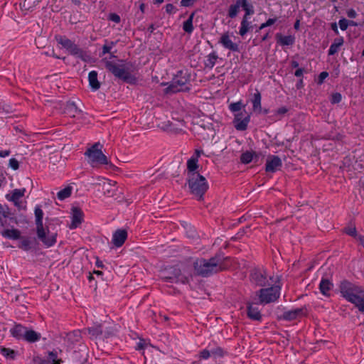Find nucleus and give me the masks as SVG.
Returning <instances> with one entry per match:
<instances>
[{"label": "nucleus", "instance_id": "864d4df0", "mask_svg": "<svg viewBox=\"0 0 364 364\" xmlns=\"http://www.w3.org/2000/svg\"><path fill=\"white\" fill-rule=\"evenodd\" d=\"M148 345H149V343H147L146 341H144L143 339H140L139 343H137L136 350L144 349Z\"/></svg>", "mask_w": 364, "mask_h": 364}, {"label": "nucleus", "instance_id": "13d9d810", "mask_svg": "<svg viewBox=\"0 0 364 364\" xmlns=\"http://www.w3.org/2000/svg\"><path fill=\"white\" fill-rule=\"evenodd\" d=\"M346 14L347 16L349 17V18H355L356 16H357V13L356 11L353 9H348L347 11H346Z\"/></svg>", "mask_w": 364, "mask_h": 364}, {"label": "nucleus", "instance_id": "2eb2a0df", "mask_svg": "<svg viewBox=\"0 0 364 364\" xmlns=\"http://www.w3.org/2000/svg\"><path fill=\"white\" fill-rule=\"evenodd\" d=\"M282 161L277 156H269L266 161V171L269 173L277 171L282 167Z\"/></svg>", "mask_w": 364, "mask_h": 364}, {"label": "nucleus", "instance_id": "a211bd4d", "mask_svg": "<svg viewBox=\"0 0 364 364\" xmlns=\"http://www.w3.org/2000/svg\"><path fill=\"white\" fill-rule=\"evenodd\" d=\"M100 180L102 181V189L104 190L105 196L108 197L113 196L116 192L114 188L116 182L105 178H100Z\"/></svg>", "mask_w": 364, "mask_h": 364}, {"label": "nucleus", "instance_id": "5701e85b", "mask_svg": "<svg viewBox=\"0 0 364 364\" xmlns=\"http://www.w3.org/2000/svg\"><path fill=\"white\" fill-rule=\"evenodd\" d=\"M65 112L68 115L75 117L77 114L81 112V110L77 107L75 102H68L65 108Z\"/></svg>", "mask_w": 364, "mask_h": 364}, {"label": "nucleus", "instance_id": "4c0bfd02", "mask_svg": "<svg viewBox=\"0 0 364 364\" xmlns=\"http://www.w3.org/2000/svg\"><path fill=\"white\" fill-rule=\"evenodd\" d=\"M253 107L255 112H257L258 113H261V98L259 94H255V98L253 101Z\"/></svg>", "mask_w": 364, "mask_h": 364}, {"label": "nucleus", "instance_id": "6e6d98bb", "mask_svg": "<svg viewBox=\"0 0 364 364\" xmlns=\"http://www.w3.org/2000/svg\"><path fill=\"white\" fill-rule=\"evenodd\" d=\"M109 19L115 23H119L120 21L119 16L116 14H110L109 16Z\"/></svg>", "mask_w": 364, "mask_h": 364}, {"label": "nucleus", "instance_id": "20e7f679", "mask_svg": "<svg viewBox=\"0 0 364 364\" xmlns=\"http://www.w3.org/2000/svg\"><path fill=\"white\" fill-rule=\"evenodd\" d=\"M105 68L111 72L116 77L129 83L135 82L136 78L132 74V67L127 63H115L107 58L102 60Z\"/></svg>", "mask_w": 364, "mask_h": 364}, {"label": "nucleus", "instance_id": "49530a36", "mask_svg": "<svg viewBox=\"0 0 364 364\" xmlns=\"http://www.w3.org/2000/svg\"><path fill=\"white\" fill-rule=\"evenodd\" d=\"M339 27L342 31H345L349 26L348 20L342 18L338 21Z\"/></svg>", "mask_w": 364, "mask_h": 364}, {"label": "nucleus", "instance_id": "393cba45", "mask_svg": "<svg viewBox=\"0 0 364 364\" xmlns=\"http://www.w3.org/2000/svg\"><path fill=\"white\" fill-rule=\"evenodd\" d=\"M89 84L91 88L97 90L100 87V83L97 80V73L96 71H91L88 75Z\"/></svg>", "mask_w": 364, "mask_h": 364}, {"label": "nucleus", "instance_id": "ddd939ff", "mask_svg": "<svg viewBox=\"0 0 364 364\" xmlns=\"http://www.w3.org/2000/svg\"><path fill=\"white\" fill-rule=\"evenodd\" d=\"M240 8H242L246 11V16H248L250 14L247 0H237L235 4L231 5L230 6L228 13L229 16L230 18L235 17L239 11Z\"/></svg>", "mask_w": 364, "mask_h": 364}, {"label": "nucleus", "instance_id": "6e6552de", "mask_svg": "<svg viewBox=\"0 0 364 364\" xmlns=\"http://www.w3.org/2000/svg\"><path fill=\"white\" fill-rule=\"evenodd\" d=\"M43 210L39 207H36L35 209V217L38 237L46 247H50L56 242L57 233L48 232V238H45V228L43 225Z\"/></svg>", "mask_w": 364, "mask_h": 364}, {"label": "nucleus", "instance_id": "680f3d73", "mask_svg": "<svg viewBox=\"0 0 364 364\" xmlns=\"http://www.w3.org/2000/svg\"><path fill=\"white\" fill-rule=\"evenodd\" d=\"M73 336L76 337L75 341H77V338L79 337V332L75 331L68 335V339H71Z\"/></svg>", "mask_w": 364, "mask_h": 364}, {"label": "nucleus", "instance_id": "f8f14e48", "mask_svg": "<svg viewBox=\"0 0 364 364\" xmlns=\"http://www.w3.org/2000/svg\"><path fill=\"white\" fill-rule=\"evenodd\" d=\"M249 118L250 116L246 112L235 113L233 123L236 129L245 130L248 126Z\"/></svg>", "mask_w": 364, "mask_h": 364}, {"label": "nucleus", "instance_id": "bb28decb", "mask_svg": "<svg viewBox=\"0 0 364 364\" xmlns=\"http://www.w3.org/2000/svg\"><path fill=\"white\" fill-rule=\"evenodd\" d=\"M343 43L344 40L343 37L336 38L330 46L328 50V55H332L336 53L340 48L343 46Z\"/></svg>", "mask_w": 364, "mask_h": 364}, {"label": "nucleus", "instance_id": "c03bdc74", "mask_svg": "<svg viewBox=\"0 0 364 364\" xmlns=\"http://www.w3.org/2000/svg\"><path fill=\"white\" fill-rule=\"evenodd\" d=\"M262 318L260 311L255 309H252V320L259 321Z\"/></svg>", "mask_w": 364, "mask_h": 364}, {"label": "nucleus", "instance_id": "a878e982", "mask_svg": "<svg viewBox=\"0 0 364 364\" xmlns=\"http://www.w3.org/2000/svg\"><path fill=\"white\" fill-rule=\"evenodd\" d=\"M333 287V284L330 282L329 280L323 279L319 284V289L322 294L325 296L330 295V291Z\"/></svg>", "mask_w": 364, "mask_h": 364}, {"label": "nucleus", "instance_id": "aec40b11", "mask_svg": "<svg viewBox=\"0 0 364 364\" xmlns=\"http://www.w3.org/2000/svg\"><path fill=\"white\" fill-rule=\"evenodd\" d=\"M26 189H14L11 194L6 195V198L9 200H11L16 205H18V200L24 196Z\"/></svg>", "mask_w": 364, "mask_h": 364}, {"label": "nucleus", "instance_id": "9d476101", "mask_svg": "<svg viewBox=\"0 0 364 364\" xmlns=\"http://www.w3.org/2000/svg\"><path fill=\"white\" fill-rule=\"evenodd\" d=\"M274 280L275 279L268 276L262 267H255L252 270V284L262 287H266Z\"/></svg>", "mask_w": 364, "mask_h": 364}, {"label": "nucleus", "instance_id": "774afa93", "mask_svg": "<svg viewBox=\"0 0 364 364\" xmlns=\"http://www.w3.org/2000/svg\"><path fill=\"white\" fill-rule=\"evenodd\" d=\"M203 152L202 150H198L196 149V151H195V155L196 156H194L195 158H197V159H198V157L200 156V154H202Z\"/></svg>", "mask_w": 364, "mask_h": 364}, {"label": "nucleus", "instance_id": "c756f323", "mask_svg": "<svg viewBox=\"0 0 364 364\" xmlns=\"http://www.w3.org/2000/svg\"><path fill=\"white\" fill-rule=\"evenodd\" d=\"M198 166L197 158L192 156L187 162V168L188 170V175L191 174L192 173H197L196 171L198 168Z\"/></svg>", "mask_w": 364, "mask_h": 364}, {"label": "nucleus", "instance_id": "052dcab7", "mask_svg": "<svg viewBox=\"0 0 364 364\" xmlns=\"http://www.w3.org/2000/svg\"><path fill=\"white\" fill-rule=\"evenodd\" d=\"M194 0H182L181 4L183 6H189L193 3Z\"/></svg>", "mask_w": 364, "mask_h": 364}, {"label": "nucleus", "instance_id": "72a5a7b5", "mask_svg": "<svg viewBox=\"0 0 364 364\" xmlns=\"http://www.w3.org/2000/svg\"><path fill=\"white\" fill-rule=\"evenodd\" d=\"M218 59V55L215 53H212L207 56V59L205 62L206 67L212 68Z\"/></svg>", "mask_w": 364, "mask_h": 364}, {"label": "nucleus", "instance_id": "69168bd1", "mask_svg": "<svg viewBox=\"0 0 364 364\" xmlns=\"http://www.w3.org/2000/svg\"><path fill=\"white\" fill-rule=\"evenodd\" d=\"M331 28L336 34L338 33V26L336 23H331Z\"/></svg>", "mask_w": 364, "mask_h": 364}, {"label": "nucleus", "instance_id": "e2e57ef3", "mask_svg": "<svg viewBox=\"0 0 364 364\" xmlns=\"http://www.w3.org/2000/svg\"><path fill=\"white\" fill-rule=\"evenodd\" d=\"M328 73L326 72H322L320 75H319V78H320V82H322L323 80L324 79H326L327 77H328Z\"/></svg>", "mask_w": 364, "mask_h": 364}, {"label": "nucleus", "instance_id": "b1692460", "mask_svg": "<svg viewBox=\"0 0 364 364\" xmlns=\"http://www.w3.org/2000/svg\"><path fill=\"white\" fill-rule=\"evenodd\" d=\"M220 43L225 48L231 50H236L237 49V44L234 43L227 34H224L221 36Z\"/></svg>", "mask_w": 364, "mask_h": 364}, {"label": "nucleus", "instance_id": "c9c22d12", "mask_svg": "<svg viewBox=\"0 0 364 364\" xmlns=\"http://www.w3.org/2000/svg\"><path fill=\"white\" fill-rule=\"evenodd\" d=\"M72 188L70 187H66L64 189L60 191L58 193V198L60 200H63L67 198H68L71 194Z\"/></svg>", "mask_w": 364, "mask_h": 364}, {"label": "nucleus", "instance_id": "a19ab883", "mask_svg": "<svg viewBox=\"0 0 364 364\" xmlns=\"http://www.w3.org/2000/svg\"><path fill=\"white\" fill-rule=\"evenodd\" d=\"M242 107L243 105L242 104L241 102H237L230 105V110L236 113L241 112L240 110Z\"/></svg>", "mask_w": 364, "mask_h": 364}, {"label": "nucleus", "instance_id": "7ed1b4c3", "mask_svg": "<svg viewBox=\"0 0 364 364\" xmlns=\"http://www.w3.org/2000/svg\"><path fill=\"white\" fill-rule=\"evenodd\" d=\"M341 296L348 301L353 304L361 312H364V294L360 288L347 281L340 284Z\"/></svg>", "mask_w": 364, "mask_h": 364}, {"label": "nucleus", "instance_id": "09e8293b", "mask_svg": "<svg viewBox=\"0 0 364 364\" xmlns=\"http://www.w3.org/2000/svg\"><path fill=\"white\" fill-rule=\"evenodd\" d=\"M211 357V353L210 350H203L200 353L199 358L200 359H208Z\"/></svg>", "mask_w": 364, "mask_h": 364}, {"label": "nucleus", "instance_id": "3c124183", "mask_svg": "<svg viewBox=\"0 0 364 364\" xmlns=\"http://www.w3.org/2000/svg\"><path fill=\"white\" fill-rule=\"evenodd\" d=\"M241 161L244 164H248L250 162V153L246 151L241 156Z\"/></svg>", "mask_w": 364, "mask_h": 364}, {"label": "nucleus", "instance_id": "7c9ffc66", "mask_svg": "<svg viewBox=\"0 0 364 364\" xmlns=\"http://www.w3.org/2000/svg\"><path fill=\"white\" fill-rule=\"evenodd\" d=\"M56 41L59 44H60L64 48L67 49L68 50L74 43L70 39L63 36H57Z\"/></svg>", "mask_w": 364, "mask_h": 364}, {"label": "nucleus", "instance_id": "bf43d9fd", "mask_svg": "<svg viewBox=\"0 0 364 364\" xmlns=\"http://www.w3.org/2000/svg\"><path fill=\"white\" fill-rule=\"evenodd\" d=\"M166 11L168 14H171L175 11V7L173 5L168 4L166 6Z\"/></svg>", "mask_w": 364, "mask_h": 364}, {"label": "nucleus", "instance_id": "c85d7f7f", "mask_svg": "<svg viewBox=\"0 0 364 364\" xmlns=\"http://www.w3.org/2000/svg\"><path fill=\"white\" fill-rule=\"evenodd\" d=\"M41 338V334L33 330H28L26 328V333L24 335L23 339L28 342H36Z\"/></svg>", "mask_w": 364, "mask_h": 364}, {"label": "nucleus", "instance_id": "5fc2aeb1", "mask_svg": "<svg viewBox=\"0 0 364 364\" xmlns=\"http://www.w3.org/2000/svg\"><path fill=\"white\" fill-rule=\"evenodd\" d=\"M114 45V43L113 42H111L109 45H104L102 47V54L105 55V53H109Z\"/></svg>", "mask_w": 364, "mask_h": 364}, {"label": "nucleus", "instance_id": "423d86ee", "mask_svg": "<svg viewBox=\"0 0 364 364\" xmlns=\"http://www.w3.org/2000/svg\"><path fill=\"white\" fill-rule=\"evenodd\" d=\"M103 145L96 142L89 146L85 152L87 163L93 168L109 164L107 157L102 152Z\"/></svg>", "mask_w": 364, "mask_h": 364}, {"label": "nucleus", "instance_id": "58836bf2", "mask_svg": "<svg viewBox=\"0 0 364 364\" xmlns=\"http://www.w3.org/2000/svg\"><path fill=\"white\" fill-rule=\"evenodd\" d=\"M247 16H246V15L245 16V17L241 23V28H240V32H239V33L241 36L245 35L249 31V22L247 21Z\"/></svg>", "mask_w": 364, "mask_h": 364}, {"label": "nucleus", "instance_id": "4468645a", "mask_svg": "<svg viewBox=\"0 0 364 364\" xmlns=\"http://www.w3.org/2000/svg\"><path fill=\"white\" fill-rule=\"evenodd\" d=\"M83 212L77 207L71 210V223L69 225L70 229L77 228L83 221Z\"/></svg>", "mask_w": 364, "mask_h": 364}, {"label": "nucleus", "instance_id": "412c9836", "mask_svg": "<svg viewBox=\"0 0 364 364\" xmlns=\"http://www.w3.org/2000/svg\"><path fill=\"white\" fill-rule=\"evenodd\" d=\"M10 332L17 339H23L24 335L26 333V328L21 324H16L11 328Z\"/></svg>", "mask_w": 364, "mask_h": 364}, {"label": "nucleus", "instance_id": "6ab92c4d", "mask_svg": "<svg viewBox=\"0 0 364 364\" xmlns=\"http://www.w3.org/2000/svg\"><path fill=\"white\" fill-rule=\"evenodd\" d=\"M127 237V232L124 230H118L114 235L112 242L116 247H121Z\"/></svg>", "mask_w": 364, "mask_h": 364}, {"label": "nucleus", "instance_id": "0eeeda50", "mask_svg": "<svg viewBox=\"0 0 364 364\" xmlns=\"http://www.w3.org/2000/svg\"><path fill=\"white\" fill-rule=\"evenodd\" d=\"M188 187L192 194L202 198L204 193L208 189V184L205 178L198 173H192L188 174Z\"/></svg>", "mask_w": 364, "mask_h": 364}, {"label": "nucleus", "instance_id": "79ce46f5", "mask_svg": "<svg viewBox=\"0 0 364 364\" xmlns=\"http://www.w3.org/2000/svg\"><path fill=\"white\" fill-rule=\"evenodd\" d=\"M301 311L300 309H296L294 311H289L285 313V317L288 319H294L299 314H300Z\"/></svg>", "mask_w": 364, "mask_h": 364}, {"label": "nucleus", "instance_id": "4d7b16f0", "mask_svg": "<svg viewBox=\"0 0 364 364\" xmlns=\"http://www.w3.org/2000/svg\"><path fill=\"white\" fill-rule=\"evenodd\" d=\"M277 18H269L268 19L265 23H263L262 26H261V28H264L265 26H272V24H274L276 21H277Z\"/></svg>", "mask_w": 364, "mask_h": 364}, {"label": "nucleus", "instance_id": "2f4dec72", "mask_svg": "<svg viewBox=\"0 0 364 364\" xmlns=\"http://www.w3.org/2000/svg\"><path fill=\"white\" fill-rule=\"evenodd\" d=\"M89 333L93 337H97L102 333V328L100 324H94L88 328Z\"/></svg>", "mask_w": 364, "mask_h": 364}, {"label": "nucleus", "instance_id": "cd10ccee", "mask_svg": "<svg viewBox=\"0 0 364 364\" xmlns=\"http://www.w3.org/2000/svg\"><path fill=\"white\" fill-rule=\"evenodd\" d=\"M1 234L4 237L16 240L20 237L21 232L16 229H4L1 231Z\"/></svg>", "mask_w": 364, "mask_h": 364}, {"label": "nucleus", "instance_id": "0e129e2a", "mask_svg": "<svg viewBox=\"0 0 364 364\" xmlns=\"http://www.w3.org/2000/svg\"><path fill=\"white\" fill-rule=\"evenodd\" d=\"M9 154L10 151L9 150L0 151V157H6L8 156Z\"/></svg>", "mask_w": 364, "mask_h": 364}, {"label": "nucleus", "instance_id": "39448f33", "mask_svg": "<svg viewBox=\"0 0 364 364\" xmlns=\"http://www.w3.org/2000/svg\"><path fill=\"white\" fill-rule=\"evenodd\" d=\"M160 277L166 282L187 284L192 279L193 275L185 267L178 269L170 267L160 271Z\"/></svg>", "mask_w": 364, "mask_h": 364}, {"label": "nucleus", "instance_id": "e433bc0d", "mask_svg": "<svg viewBox=\"0 0 364 364\" xmlns=\"http://www.w3.org/2000/svg\"><path fill=\"white\" fill-rule=\"evenodd\" d=\"M0 353L6 358L14 359L16 356V352L10 348H1Z\"/></svg>", "mask_w": 364, "mask_h": 364}, {"label": "nucleus", "instance_id": "1a4fd4ad", "mask_svg": "<svg viewBox=\"0 0 364 364\" xmlns=\"http://www.w3.org/2000/svg\"><path fill=\"white\" fill-rule=\"evenodd\" d=\"M188 80L189 78L186 73L181 70L178 71L171 83L166 88L165 92L166 94H172L188 90L187 86Z\"/></svg>", "mask_w": 364, "mask_h": 364}, {"label": "nucleus", "instance_id": "37998d69", "mask_svg": "<svg viewBox=\"0 0 364 364\" xmlns=\"http://www.w3.org/2000/svg\"><path fill=\"white\" fill-rule=\"evenodd\" d=\"M18 247L23 250H28L31 248V241L28 239H23Z\"/></svg>", "mask_w": 364, "mask_h": 364}, {"label": "nucleus", "instance_id": "4be33fe9", "mask_svg": "<svg viewBox=\"0 0 364 364\" xmlns=\"http://www.w3.org/2000/svg\"><path fill=\"white\" fill-rule=\"evenodd\" d=\"M277 43L282 46H291L294 44L295 38L293 36H283L280 33L276 35Z\"/></svg>", "mask_w": 364, "mask_h": 364}, {"label": "nucleus", "instance_id": "f3484780", "mask_svg": "<svg viewBox=\"0 0 364 364\" xmlns=\"http://www.w3.org/2000/svg\"><path fill=\"white\" fill-rule=\"evenodd\" d=\"M68 52L70 54L80 58L85 62L88 63L91 61V57L90 55L75 43H73V45L69 48Z\"/></svg>", "mask_w": 364, "mask_h": 364}, {"label": "nucleus", "instance_id": "603ef678", "mask_svg": "<svg viewBox=\"0 0 364 364\" xmlns=\"http://www.w3.org/2000/svg\"><path fill=\"white\" fill-rule=\"evenodd\" d=\"M9 166L14 170H17L19 167V164L16 159L12 158L9 160Z\"/></svg>", "mask_w": 364, "mask_h": 364}, {"label": "nucleus", "instance_id": "338daca9", "mask_svg": "<svg viewBox=\"0 0 364 364\" xmlns=\"http://www.w3.org/2000/svg\"><path fill=\"white\" fill-rule=\"evenodd\" d=\"M303 75V70L302 69H298L295 72V75L296 77H300Z\"/></svg>", "mask_w": 364, "mask_h": 364}, {"label": "nucleus", "instance_id": "dca6fc26", "mask_svg": "<svg viewBox=\"0 0 364 364\" xmlns=\"http://www.w3.org/2000/svg\"><path fill=\"white\" fill-rule=\"evenodd\" d=\"M68 52L70 54L80 58L85 62L88 63L91 61V57L90 55L75 43H73V45L69 48Z\"/></svg>", "mask_w": 364, "mask_h": 364}, {"label": "nucleus", "instance_id": "a18cd8bd", "mask_svg": "<svg viewBox=\"0 0 364 364\" xmlns=\"http://www.w3.org/2000/svg\"><path fill=\"white\" fill-rule=\"evenodd\" d=\"M345 232L350 235V236H353V237H356L357 235H356V229H355V227L353 226V225H350V226H348L347 227L346 229H345Z\"/></svg>", "mask_w": 364, "mask_h": 364}, {"label": "nucleus", "instance_id": "ea45409f", "mask_svg": "<svg viewBox=\"0 0 364 364\" xmlns=\"http://www.w3.org/2000/svg\"><path fill=\"white\" fill-rule=\"evenodd\" d=\"M9 215V209L6 207H4L0 204V223L3 225L2 219L7 218Z\"/></svg>", "mask_w": 364, "mask_h": 364}, {"label": "nucleus", "instance_id": "473e14b6", "mask_svg": "<svg viewBox=\"0 0 364 364\" xmlns=\"http://www.w3.org/2000/svg\"><path fill=\"white\" fill-rule=\"evenodd\" d=\"M61 359L58 358V355L55 351H50L48 353L47 363L50 364H60L62 363Z\"/></svg>", "mask_w": 364, "mask_h": 364}, {"label": "nucleus", "instance_id": "f03ea898", "mask_svg": "<svg viewBox=\"0 0 364 364\" xmlns=\"http://www.w3.org/2000/svg\"><path fill=\"white\" fill-rule=\"evenodd\" d=\"M281 284L277 279L266 287H261L255 293L253 301L256 304L265 305L275 302L280 296Z\"/></svg>", "mask_w": 364, "mask_h": 364}, {"label": "nucleus", "instance_id": "f704fd0d", "mask_svg": "<svg viewBox=\"0 0 364 364\" xmlns=\"http://www.w3.org/2000/svg\"><path fill=\"white\" fill-rule=\"evenodd\" d=\"M193 14H192L189 18L183 23V30L187 32V33H191L193 30Z\"/></svg>", "mask_w": 364, "mask_h": 364}, {"label": "nucleus", "instance_id": "f257e3e1", "mask_svg": "<svg viewBox=\"0 0 364 364\" xmlns=\"http://www.w3.org/2000/svg\"><path fill=\"white\" fill-rule=\"evenodd\" d=\"M228 257L216 255L208 259H198L193 263L195 274L203 277L221 272L228 268Z\"/></svg>", "mask_w": 364, "mask_h": 364}, {"label": "nucleus", "instance_id": "8fccbe9b", "mask_svg": "<svg viewBox=\"0 0 364 364\" xmlns=\"http://www.w3.org/2000/svg\"><path fill=\"white\" fill-rule=\"evenodd\" d=\"M342 99V96L340 93L338 92H336L334 94L332 95L331 96V102L332 103H338L341 102Z\"/></svg>", "mask_w": 364, "mask_h": 364}, {"label": "nucleus", "instance_id": "de8ad7c7", "mask_svg": "<svg viewBox=\"0 0 364 364\" xmlns=\"http://www.w3.org/2000/svg\"><path fill=\"white\" fill-rule=\"evenodd\" d=\"M211 356L215 357H221L223 355V350L220 348H215L210 350Z\"/></svg>", "mask_w": 364, "mask_h": 364}, {"label": "nucleus", "instance_id": "9b49d317", "mask_svg": "<svg viewBox=\"0 0 364 364\" xmlns=\"http://www.w3.org/2000/svg\"><path fill=\"white\" fill-rule=\"evenodd\" d=\"M158 127L165 131L180 132L183 130L184 122L183 120L173 119V121L161 122L158 124Z\"/></svg>", "mask_w": 364, "mask_h": 364}]
</instances>
